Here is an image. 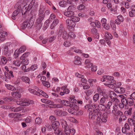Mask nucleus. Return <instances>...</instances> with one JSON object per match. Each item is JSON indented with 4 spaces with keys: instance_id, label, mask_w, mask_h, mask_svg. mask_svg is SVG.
I'll use <instances>...</instances> for the list:
<instances>
[{
    "instance_id": "obj_33",
    "label": "nucleus",
    "mask_w": 135,
    "mask_h": 135,
    "mask_svg": "<svg viewBox=\"0 0 135 135\" xmlns=\"http://www.w3.org/2000/svg\"><path fill=\"white\" fill-rule=\"evenodd\" d=\"M13 64L15 65L16 66L18 67L21 64H22V61H21L19 60H17L16 61H14L13 62Z\"/></svg>"
},
{
    "instance_id": "obj_48",
    "label": "nucleus",
    "mask_w": 135,
    "mask_h": 135,
    "mask_svg": "<svg viewBox=\"0 0 135 135\" xmlns=\"http://www.w3.org/2000/svg\"><path fill=\"white\" fill-rule=\"evenodd\" d=\"M71 51H74L76 52L80 53V54L82 53V50H77L75 48H71Z\"/></svg>"
},
{
    "instance_id": "obj_47",
    "label": "nucleus",
    "mask_w": 135,
    "mask_h": 135,
    "mask_svg": "<svg viewBox=\"0 0 135 135\" xmlns=\"http://www.w3.org/2000/svg\"><path fill=\"white\" fill-rule=\"evenodd\" d=\"M110 24L113 30H116V25L114 23V21L112 20H111L110 21Z\"/></svg>"
},
{
    "instance_id": "obj_50",
    "label": "nucleus",
    "mask_w": 135,
    "mask_h": 135,
    "mask_svg": "<svg viewBox=\"0 0 135 135\" xmlns=\"http://www.w3.org/2000/svg\"><path fill=\"white\" fill-rule=\"evenodd\" d=\"M20 105H22L23 106H28V105L29 103L24 100V101H23V100H22V101L20 102Z\"/></svg>"
},
{
    "instance_id": "obj_13",
    "label": "nucleus",
    "mask_w": 135,
    "mask_h": 135,
    "mask_svg": "<svg viewBox=\"0 0 135 135\" xmlns=\"http://www.w3.org/2000/svg\"><path fill=\"white\" fill-rule=\"evenodd\" d=\"M126 104H127V105H128L129 106H132L134 104L133 100L132 99V98L129 97L126 99Z\"/></svg>"
},
{
    "instance_id": "obj_17",
    "label": "nucleus",
    "mask_w": 135,
    "mask_h": 135,
    "mask_svg": "<svg viewBox=\"0 0 135 135\" xmlns=\"http://www.w3.org/2000/svg\"><path fill=\"white\" fill-rule=\"evenodd\" d=\"M13 73V72L11 70H10L8 72H5V76L7 78H13L14 75Z\"/></svg>"
},
{
    "instance_id": "obj_37",
    "label": "nucleus",
    "mask_w": 135,
    "mask_h": 135,
    "mask_svg": "<svg viewBox=\"0 0 135 135\" xmlns=\"http://www.w3.org/2000/svg\"><path fill=\"white\" fill-rule=\"evenodd\" d=\"M45 12V8H40V9L39 10V13L38 15H40V16H44L45 13L44 12Z\"/></svg>"
},
{
    "instance_id": "obj_19",
    "label": "nucleus",
    "mask_w": 135,
    "mask_h": 135,
    "mask_svg": "<svg viewBox=\"0 0 135 135\" xmlns=\"http://www.w3.org/2000/svg\"><path fill=\"white\" fill-rule=\"evenodd\" d=\"M59 123L58 122L55 121L53 122V124L52 126H51L49 125L48 127V128H50L51 129H52V128H53L54 129V128H57L58 126L59 125Z\"/></svg>"
},
{
    "instance_id": "obj_55",
    "label": "nucleus",
    "mask_w": 135,
    "mask_h": 135,
    "mask_svg": "<svg viewBox=\"0 0 135 135\" xmlns=\"http://www.w3.org/2000/svg\"><path fill=\"white\" fill-rule=\"evenodd\" d=\"M97 117V123H100L101 122H102V119L100 118L101 117V116H98V115L96 116Z\"/></svg>"
},
{
    "instance_id": "obj_54",
    "label": "nucleus",
    "mask_w": 135,
    "mask_h": 135,
    "mask_svg": "<svg viewBox=\"0 0 135 135\" xmlns=\"http://www.w3.org/2000/svg\"><path fill=\"white\" fill-rule=\"evenodd\" d=\"M85 93L87 96H89L92 94V92L91 90L88 89L85 91Z\"/></svg>"
},
{
    "instance_id": "obj_1",
    "label": "nucleus",
    "mask_w": 135,
    "mask_h": 135,
    "mask_svg": "<svg viewBox=\"0 0 135 135\" xmlns=\"http://www.w3.org/2000/svg\"><path fill=\"white\" fill-rule=\"evenodd\" d=\"M110 96L111 100V101L109 102L108 103L106 107V109L108 110L110 109V107L111 106L113 103H114V102H120L119 99L117 98V95L114 92L111 91L110 93Z\"/></svg>"
},
{
    "instance_id": "obj_39",
    "label": "nucleus",
    "mask_w": 135,
    "mask_h": 135,
    "mask_svg": "<svg viewBox=\"0 0 135 135\" xmlns=\"http://www.w3.org/2000/svg\"><path fill=\"white\" fill-rule=\"evenodd\" d=\"M99 97V94H95L93 97V100L94 102H96L98 99Z\"/></svg>"
},
{
    "instance_id": "obj_64",
    "label": "nucleus",
    "mask_w": 135,
    "mask_h": 135,
    "mask_svg": "<svg viewBox=\"0 0 135 135\" xmlns=\"http://www.w3.org/2000/svg\"><path fill=\"white\" fill-rule=\"evenodd\" d=\"M70 43L68 41H66L64 42V45L65 47H69L71 45Z\"/></svg>"
},
{
    "instance_id": "obj_58",
    "label": "nucleus",
    "mask_w": 135,
    "mask_h": 135,
    "mask_svg": "<svg viewBox=\"0 0 135 135\" xmlns=\"http://www.w3.org/2000/svg\"><path fill=\"white\" fill-rule=\"evenodd\" d=\"M54 108H62L63 107V106L60 104H54Z\"/></svg>"
},
{
    "instance_id": "obj_34",
    "label": "nucleus",
    "mask_w": 135,
    "mask_h": 135,
    "mask_svg": "<svg viewBox=\"0 0 135 135\" xmlns=\"http://www.w3.org/2000/svg\"><path fill=\"white\" fill-rule=\"evenodd\" d=\"M69 107H70L72 109L76 110H78L79 109L78 106L73 103H71L70 106H69Z\"/></svg>"
},
{
    "instance_id": "obj_35",
    "label": "nucleus",
    "mask_w": 135,
    "mask_h": 135,
    "mask_svg": "<svg viewBox=\"0 0 135 135\" xmlns=\"http://www.w3.org/2000/svg\"><path fill=\"white\" fill-rule=\"evenodd\" d=\"M96 115L95 114L93 113L92 111L89 112V117L90 119L92 120H93L95 118Z\"/></svg>"
},
{
    "instance_id": "obj_27",
    "label": "nucleus",
    "mask_w": 135,
    "mask_h": 135,
    "mask_svg": "<svg viewBox=\"0 0 135 135\" xmlns=\"http://www.w3.org/2000/svg\"><path fill=\"white\" fill-rule=\"evenodd\" d=\"M60 120L62 127H64V128H67L68 126V124L66 122L65 120L63 119H60Z\"/></svg>"
},
{
    "instance_id": "obj_5",
    "label": "nucleus",
    "mask_w": 135,
    "mask_h": 135,
    "mask_svg": "<svg viewBox=\"0 0 135 135\" xmlns=\"http://www.w3.org/2000/svg\"><path fill=\"white\" fill-rule=\"evenodd\" d=\"M29 54L30 53L29 52H26L21 57V59L22 60L23 64H25L26 65H27L28 64V61L26 59V58L28 56Z\"/></svg>"
},
{
    "instance_id": "obj_40",
    "label": "nucleus",
    "mask_w": 135,
    "mask_h": 135,
    "mask_svg": "<svg viewBox=\"0 0 135 135\" xmlns=\"http://www.w3.org/2000/svg\"><path fill=\"white\" fill-rule=\"evenodd\" d=\"M62 33V37L63 39H68L69 36L66 31H64V32Z\"/></svg>"
},
{
    "instance_id": "obj_3",
    "label": "nucleus",
    "mask_w": 135,
    "mask_h": 135,
    "mask_svg": "<svg viewBox=\"0 0 135 135\" xmlns=\"http://www.w3.org/2000/svg\"><path fill=\"white\" fill-rule=\"evenodd\" d=\"M66 23L69 30L72 31L74 30V27L76 25L74 22L72 21L71 19H68L66 20Z\"/></svg>"
},
{
    "instance_id": "obj_53",
    "label": "nucleus",
    "mask_w": 135,
    "mask_h": 135,
    "mask_svg": "<svg viewBox=\"0 0 135 135\" xmlns=\"http://www.w3.org/2000/svg\"><path fill=\"white\" fill-rule=\"evenodd\" d=\"M41 119L40 117L36 118L35 120V123L37 124H40L41 123Z\"/></svg>"
},
{
    "instance_id": "obj_45",
    "label": "nucleus",
    "mask_w": 135,
    "mask_h": 135,
    "mask_svg": "<svg viewBox=\"0 0 135 135\" xmlns=\"http://www.w3.org/2000/svg\"><path fill=\"white\" fill-rule=\"evenodd\" d=\"M1 61L3 64H5L7 62V60L5 57L2 56L1 57Z\"/></svg>"
},
{
    "instance_id": "obj_28",
    "label": "nucleus",
    "mask_w": 135,
    "mask_h": 135,
    "mask_svg": "<svg viewBox=\"0 0 135 135\" xmlns=\"http://www.w3.org/2000/svg\"><path fill=\"white\" fill-rule=\"evenodd\" d=\"M94 113H95L96 116H101L102 114V113L100 111L99 109H93Z\"/></svg>"
},
{
    "instance_id": "obj_63",
    "label": "nucleus",
    "mask_w": 135,
    "mask_h": 135,
    "mask_svg": "<svg viewBox=\"0 0 135 135\" xmlns=\"http://www.w3.org/2000/svg\"><path fill=\"white\" fill-rule=\"evenodd\" d=\"M117 19L121 22H123L124 20L123 17L121 15H119L117 16Z\"/></svg>"
},
{
    "instance_id": "obj_25",
    "label": "nucleus",
    "mask_w": 135,
    "mask_h": 135,
    "mask_svg": "<svg viewBox=\"0 0 135 135\" xmlns=\"http://www.w3.org/2000/svg\"><path fill=\"white\" fill-rule=\"evenodd\" d=\"M126 95L125 94H121L118 95V97L120 98V99L122 102H126V99L127 98L126 96Z\"/></svg>"
},
{
    "instance_id": "obj_61",
    "label": "nucleus",
    "mask_w": 135,
    "mask_h": 135,
    "mask_svg": "<svg viewBox=\"0 0 135 135\" xmlns=\"http://www.w3.org/2000/svg\"><path fill=\"white\" fill-rule=\"evenodd\" d=\"M97 30L95 28H93L92 29L91 31L92 34H96L98 35V33H97Z\"/></svg>"
},
{
    "instance_id": "obj_44",
    "label": "nucleus",
    "mask_w": 135,
    "mask_h": 135,
    "mask_svg": "<svg viewBox=\"0 0 135 135\" xmlns=\"http://www.w3.org/2000/svg\"><path fill=\"white\" fill-rule=\"evenodd\" d=\"M64 131L66 135H70L71 132V129L68 128H64Z\"/></svg>"
},
{
    "instance_id": "obj_41",
    "label": "nucleus",
    "mask_w": 135,
    "mask_h": 135,
    "mask_svg": "<svg viewBox=\"0 0 135 135\" xmlns=\"http://www.w3.org/2000/svg\"><path fill=\"white\" fill-rule=\"evenodd\" d=\"M132 108H129L128 110H126L124 112V114L126 115H131L132 114Z\"/></svg>"
},
{
    "instance_id": "obj_52",
    "label": "nucleus",
    "mask_w": 135,
    "mask_h": 135,
    "mask_svg": "<svg viewBox=\"0 0 135 135\" xmlns=\"http://www.w3.org/2000/svg\"><path fill=\"white\" fill-rule=\"evenodd\" d=\"M126 103L124 102H122V103L119 104V107L121 108H123L124 106H126L127 105V104Z\"/></svg>"
},
{
    "instance_id": "obj_20",
    "label": "nucleus",
    "mask_w": 135,
    "mask_h": 135,
    "mask_svg": "<svg viewBox=\"0 0 135 135\" xmlns=\"http://www.w3.org/2000/svg\"><path fill=\"white\" fill-rule=\"evenodd\" d=\"M10 109L12 111L15 112H18L22 110V107L21 106L16 108L14 107H11L10 108Z\"/></svg>"
},
{
    "instance_id": "obj_26",
    "label": "nucleus",
    "mask_w": 135,
    "mask_h": 135,
    "mask_svg": "<svg viewBox=\"0 0 135 135\" xmlns=\"http://www.w3.org/2000/svg\"><path fill=\"white\" fill-rule=\"evenodd\" d=\"M126 95L125 94H121L118 95V97L120 98V99L122 102H126V99L127 98L126 96Z\"/></svg>"
},
{
    "instance_id": "obj_15",
    "label": "nucleus",
    "mask_w": 135,
    "mask_h": 135,
    "mask_svg": "<svg viewBox=\"0 0 135 135\" xmlns=\"http://www.w3.org/2000/svg\"><path fill=\"white\" fill-rule=\"evenodd\" d=\"M64 15L66 16L71 17L74 16V13L73 12L71 11H68L64 13Z\"/></svg>"
},
{
    "instance_id": "obj_51",
    "label": "nucleus",
    "mask_w": 135,
    "mask_h": 135,
    "mask_svg": "<svg viewBox=\"0 0 135 135\" xmlns=\"http://www.w3.org/2000/svg\"><path fill=\"white\" fill-rule=\"evenodd\" d=\"M50 22V20H47L45 21L44 24L45 28H47L48 27L49 25Z\"/></svg>"
},
{
    "instance_id": "obj_7",
    "label": "nucleus",
    "mask_w": 135,
    "mask_h": 135,
    "mask_svg": "<svg viewBox=\"0 0 135 135\" xmlns=\"http://www.w3.org/2000/svg\"><path fill=\"white\" fill-rule=\"evenodd\" d=\"M12 52L9 50L8 46H5L4 48L3 53L4 54L7 56H9Z\"/></svg>"
},
{
    "instance_id": "obj_16",
    "label": "nucleus",
    "mask_w": 135,
    "mask_h": 135,
    "mask_svg": "<svg viewBox=\"0 0 135 135\" xmlns=\"http://www.w3.org/2000/svg\"><path fill=\"white\" fill-rule=\"evenodd\" d=\"M103 77L104 78H106V80H109L108 83H113L114 82L113 80L114 77L112 76L104 75L103 76Z\"/></svg>"
},
{
    "instance_id": "obj_60",
    "label": "nucleus",
    "mask_w": 135,
    "mask_h": 135,
    "mask_svg": "<svg viewBox=\"0 0 135 135\" xmlns=\"http://www.w3.org/2000/svg\"><path fill=\"white\" fill-rule=\"evenodd\" d=\"M28 23V27H31L33 26L34 23L33 21H31V19H30Z\"/></svg>"
},
{
    "instance_id": "obj_36",
    "label": "nucleus",
    "mask_w": 135,
    "mask_h": 135,
    "mask_svg": "<svg viewBox=\"0 0 135 135\" xmlns=\"http://www.w3.org/2000/svg\"><path fill=\"white\" fill-rule=\"evenodd\" d=\"M17 10H15L13 13V15L11 17V18L13 20H15L16 19V17L17 15L19 13Z\"/></svg>"
},
{
    "instance_id": "obj_42",
    "label": "nucleus",
    "mask_w": 135,
    "mask_h": 135,
    "mask_svg": "<svg viewBox=\"0 0 135 135\" xmlns=\"http://www.w3.org/2000/svg\"><path fill=\"white\" fill-rule=\"evenodd\" d=\"M105 84L107 86H108L109 88H115V86H114V85H116L114 82L113 83H109L108 84Z\"/></svg>"
},
{
    "instance_id": "obj_12",
    "label": "nucleus",
    "mask_w": 135,
    "mask_h": 135,
    "mask_svg": "<svg viewBox=\"0 0 135 135\" xmlns=\"http://www.w3.org/2000/svg\"><path fill=\"white\" fill-rule=\"evenodd\" d=\"M114 90L116 92L119 93H123L125 92L124 88L119 87H117H117H115V88H114Z\"/></svg>"
},
{
    "instance_id": "obj_9",
    "label": "nucleus",
    "mask_w": 135,
    "mask_h": 135,
    "mask_svg": "<svg viewBox=\"0 0 135 135\" xmlns=\"http://www.w3.org/2000/svg\"><path fill=\"white\" fill-rule=\"evenodd\" d=\"M60 100L59 99H58V102H59L60 103L62 106L63 105L65 106H70L71 103L69 101L65 100Z\"/></svg>"
},
{
    "instance_id": "obj_62",
    "label": "nucleus",
    "mask_w": 135,
    "mask_h": 135,
    "mask_svg": "<svg viewBox=\"0 0 135 135\" xmlns=\"http://www.w3.org/2000/svg\"><path fill=\"white\" fill-rule=\"evenodd\" d=\"M68 119L69 121L73 123H75L77 121V120L75 119L73 117H69Z\"/></svg>"
},
{
    "instance_id": "obj_31",
    "label": "nucleus",
    "mask_w": 135,
    "mask_h": 135,
    "mask_svg": "<svg viewBox=\"0 0 135 135\" xmlns=\"http://www.w3.org/2000/svg\"><path fill=\"white\" fill-rule=\"evenodd\" d=\"M28 90L31 93L37 95L39 96V94L38 93V90L37 91L34 90L32 89L31 88H29Z\"/></svg>"
},
{
    "instance_id": "obj_30",
    "label": "nucleus",
    "mask_w": 135,
    "mask_h": 135,
    "mask_svg": "<svg viewBox=\"0 0 135 135\" xmlns=\"http://www.w3.org/2000/svg\"><path fill=\"white\" fill-rule=\"evenodd\" d=\"M71 20L75 23L76 22L79 21H80V18L78 17L73 16L71 17Z\"/></svg>"
},
{
    "instance_id": "obj_2",
    "label": "nucleus",
    "mask_w": 135,
    "mask_h": 135,
    "mask_svg": "<svg viewBox=\"0 0 135 135\" xmlns=\"http://www.w3.org/2000/svg\"><path fill=\"white\" fill-rule=\"evenodd\" d=\"M103 97L101 98L100 103V104L98 105V107L100 108V107H104L105 106L104 104L106 103L108 101V96L107 94H103Z\"/></svg>"
},
{
    "instance_id": "obj_32",
    "label": "nucleus",
    "mask_w": 135,
    "mask_h": 135,
    "mask_svg": "<svg viewBox=\"0 0 135 135\" xmlns=\"http://www.w3.org/2000/svg\"><path fill=\"white\" fill-rule=\"evenodd\" d=\"M89 108L88 109V110L90 111H92L91 108H95L96 107V104L94 103H91L89 104Z\"/></svg>"
},
{
    "instance_id": "obj_49",
    "label": "nucleus",
    "mask_w": 135,
    "mask_h": 135,
    "mask_svg": "<svg viewBox=\"0 0 135 135\" xmlns=\"http://www.w3.org/2000/svg\"><path fill=\"white\" fill-rule=\"evenodd\" d=\"M75 8V6L74 4H72L70 5L67 9V11L73 10Z\"/></svg>"
},
{
    "instance_id": "obj_6",
    "label": "nucleus",
    "mask_w": 135,
    "mask_h": 135,
    "mask_svg": "<svg viewBox=\"0 0 135 135\" xmlns=\"http://www.w3.org/2000/svg\"><path fill=\"white\" fill-rule=\"evenodd\" d=\"M105 39L107 44L108 45L110 44V42L109 40L112 38V35L109 32H105Z\"/></svg>"
},
{
    "instance_id": "obj_24",
    "label": "nucleus",
    "mask_w": 135,
    "mask_h": 135,
    "mask_svg": "<svg viewBox=\"0 0 135 135\" xmlns=\"http://www.w3.org/2000/svg\"><path fill=\"white\" fill-rule=\"evenodd\" d=\"M38 93L39 94V96L41 95L42 96L46 98H48L49 96L44 92L40 89L38 90Z\"/></svg>"
},
{
    "instance_id": "obj_43",
    "label": "nucleus",
    "mask_w": 135,
    "mask_h": 135,
    "mask_svg": "<svg viewBox=\"0 0 135 135\" xmlns=\"http://www.w3.org/2000/svg\"><path fill=\"white\" fill-rule=\"evenodd\" d=\"M26 48L25 46H22L21 47L18 51V52L21 54L25 51L26 50Z\"/></svg>"
},
{
    "instance_id": "obj_14",
    "label": "nucleus",
    "mask_w": 135,
    "mask_h": 135,
    "mask_svg": "<svg viewBox=\"0 0 135 135\" xmlns=\"http://www.w3.org/2000/svg\"><path fill=\"white\" fill-rule=\"evenodd\" d=\"M21 79L22 81L28 84H30L31 81L30 78L27 76H22L21 77Z\"/></svg>"
},
{
    "instance_id": "obj_57",
    "label": "nucleus",
    "mask_w": 135,
    "mask_h": 135,
    "mask_svg": "<svg viewBox=\"0 0 135 135\" xmlns=\"http://www.w3.org/2000/svg\"><path fill=\"white\" fill-rule=\"evenodd\" d=\"M22 4H17L16 5L17 7V9L16 10L18 12H20L21 10V9L22 7Z\"/></svg>"
},
{
    "instance_id": "obj_4",
    "label": "nucleus",
    "mask_w": 135,
    "mask_h": 135,
    "mask_svg": "<svg viewBox=\"0 0 135 135\" xmlns=\"http://www.w3.org/2000/svg\"><path fill=\"white\" fill-rule=\"evenodd\" d=\"M45 16H43L42 15V16L38 15V17L36 20V24L37 25L36 26L39 27V29L41 28L42 26V22L44 19Z\"/></svg>"
},
{
    "instance_id": "obj_29",
    "label": "nucleus",
    "mask_w": 135,
    "mask_h": 135,
    "mask_svg": "<svg viewBox=\"0 0 135 135\" xmlns=\"http://www.w3.org/2000/svg\"><path fill=\"white\" fill-rule=\"evenodd\" d=\"M54 130L55 131L54 133L57 135H62V132L61 130L57 128H54Z\"/></svg>"
},
{
    "instance_id": "obj_18",
    "label": "nucleus",
    "mask_w": 135,
    "mask_h": 135,
    "mask_svg": "<svg viewBox=\"0 0 135 135\" xmlns=\"http://www.w3.org/2000/svg\"><path fill=\"white\" fill-rule=\"evenodd\" d=\"M59 21L57 19H56L53 21L50 26V28L51 29H54L55 27L59 23Z\"/></svg>"
},
{
    "instance_id": "obj_21",
    "label": "nucleus",
    "mask_w": 135,
    "mask_h": 135,
    "mask_svg": "<svg viewBox=\"0 0 135 135\" xmlns=\"http://www.w3.org/2000/svg\"><path fill=\"white\" fill-rule=\"evenodd\" d=\"M12 96L15 98H19L21 97V94L18 92L13 91L11 93Z\"/></svg>"
},
{
    "instance_id": "obj_38",
    "label": "nucleus",
    "mask_w": 135,
    "mask_h": 135,
    "mask_svg": "<svg viewBox=\"0 0 135 135\" xmlns=\"http://www.w3.org/2000/svg\"><path fill=\"white\" fill-rule=\"evenodd\" d=\"M117 108L118 107L117 105H116V104L113 106V110L112 111V113L114 115L116 114L117 113Z\"/></svg>"
},
{
    "instance_id": "obj_23",
    "label": "nucleus",
    "mask_w": 135,
    "mask_h": 135,
    "mask_svg": "<svg viewBox=\"0 0 135 135\" xmlns=\"http://www.w3.org/2000/svg\"><path fill=\"white\" fill-rule=\"evenodd\" d=\"M28 20H26L22 24L21 26V28L22 30H24L27 26Z\"/></svg>"
},
{
    "instance_id": "obj_10",
    "label": "nucleus",
    "mask_w": 135,
    "mask_h": 135,
    "mask_svg": "<svg viewBox=\"0 0 135 135\" xmlns=\"http://www.w3.org/2000/svg\"><path fill=\"white\" fill-rule=\"evenodd\" d=\"M63 25L62 24L60 25L59 28V31L58 33V37H60L61 36L62 33L65 31Z\"/></svg>"
},
{
    "instance_id": "obj_22",
    "label": "nucleus",
    "mask_w": 135,
    "mask_h": 135,
    "mask_svg": "<svg viewBox=\"0 0 135 135\" xmlns=\"http://www.w3.org/2000/svg\"><path fill=\"white\" fill-rule=\"evenodd\" d=\"M108 118V115L107 113H104L102 116V121L104 123L106 122L107 121V119Z\"/></svg>"
},
{
    "instance_id": "obj_8",
    "label": "nucleus",
    "mask_w": 135,
    "mask_h": 135,
    "mask_svg": "<svg viewBox=\"0 0 135 135\" xmlns=\"http://www.w3.org/2000/svg\"><path fill=\"white\" fill-rule=\"evenodd\" d=\"M31 7L30 5L28 6H25L23 7L21 10L22 14L25 15L27 12L29 11L31 8Z\"/></svg>"
},
{
    "instance_id": "obj_59",
    "label": "nucleus",
    "mask_w": 135,
    "mask_h": 135,
    "mask_svg": "<svg viewBox=\"0 0 135 135\" xmlns=\"http://www.w3.org/2000/svg\"><path fill=\"white\" fill-rule=\"evenodd\" d=\"M42 84L43 85L47 87H49L50 86V85L49 83L47 81H45L42 82Z\"/></svg>"
},
{
    "instance_id": "obj_11",
    "label": "nucleus",
    "mask_w": 135,
    "mask_h": 135,
    "mask_svg": "<svg viewBox=\"0 0 135 135\" xmlns=\"http://www.w3.org/2000/svg\"><path fill=\"white\" fill-rule=\"evenodd\" d=\"M7 35V33L6 32L2 31H0V40L2 41H4L5 39V37Z\"/></svg>"
},
{
    "instance_id": "obj_56",
    "label": "nucleus",
    "mask_w": 135,
    "mask_h": 135,
    "mask_svg": "<svg viewBox=\"0 0 135 135\" xmlns=\"http://www.w3.org/2000/svg\"><path fill=\"white\" fill-rule=\"evenodd\" d=\"M128 122L130 125L132 126L133 125L135 122L133 120V118H129L128 119Z\"/></svg>"
},
{
    "instance_id": "obj_46",
    "label": "nucleus",
    "mask_w": 135,
    "mask_h": 135,
    "mask_svg": "<svg viewBox=\"0 0 135 135\" xmlns=\"http://www.w3.org/2000/svg\"><path fill=\"white\" fill-rule=\"evenodd\" d=\"M74 97L73 96H71L69 98V101L71 103H76L77 100L76 99H74Z\"/></svg>"
}]
</instances>
